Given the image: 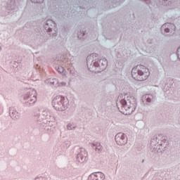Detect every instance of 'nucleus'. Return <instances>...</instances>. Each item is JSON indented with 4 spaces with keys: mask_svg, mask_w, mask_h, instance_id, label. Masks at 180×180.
<instances>
[{
    "mask_svg": "<svg viewBox=\"0 0 180 180\" xmlns=\"http://www.w3.org/2000/svg\"><path fill=\"white\" fill-rule=\"evenodd\" d=\"M87 67L91 72H96L98 74L105 71L108 67V60L106 58L94 59V56L87 57L86 58Z\"/></svg>",
    "mask_w": 180,
    "mask_h": 180,
    "instance_id": "f257e3e1",
    "label": "nucleus"
},
{
    "mask_svg": "<svg viewBox=\"0 0 180 180\" xmlns=\"http://www.w3.org/2000/svg\"><path fill=\"white\" fill-rule=\"evenodd\" d=\"M128 98L126 100V97L120 100V104L117 103V106L118 109L121 108L122 112L124 115H131L136 108H137V102L134 97H127Z\"/></svg>",
    "mask_w": 180,
    "mask_h": 180,
    "instance_id": "f03ea898",
    "label": "nucleus"
},
{
    "mask_svg": "<svg viewBox=\"0 0 180 180\" xmlns=\"http://www.w3.org/2000/svg\"><path fill=\"white\" fill-rule=\"evenodd\" d=\"M131 75L135 81H146L150 77V70L143 65H138L132 68Z\"/></svg>",
    "mask_w": 180,
    "mask_h": 180,
    "instance_id": "7ed1b4c3",
    "label": "nucleus"
},
{
    "mask_svg": "<svg viewBox=\"0 0 180 180\" xmlns=\"http://www.w3.org/2000/svg\"><path fill=\"white\" fill-rule=\"evenodd\" d=\"M52 105L56 110L63 112L68 109V106H70V101H68V98L64 96H56L52 101Z\"/></svg>",
    "mask_w": 180,
    "mask_h": 180,
    "instance_id": "20e7f679",
    "label": "nucleus"
},
{
    "mask_svg": "<svg viewBox=\"0 0 180 180\" xmlns=\"http://www.w3.org/2000/svg\"><path fill=\"white\" fill-rule=\"evenodd\" d=\"M24 105L25 106H32L37 102V93L36 90L30 89L27 94L23 96Z\"/></svg>",
    "mask_w": 180,
    "mask_h": 180,
    "instance_id": "39448f33",
    "label": "nucleus"
},
{
    "mask_svg": "<svg viewBox=\"0 0 180 180\" xmlns=\"http://www.w3.org/2000/svg\"><path fill=\"white\" fill-rule=\"evenodd\" d=\"M44 29L51 37H57V24L52 20H47L44 24Z\"/></svg>",
    "mask_w": 180,
    "mask_h": 180,
    "instance_id": "423d86ee",
    "label": "nucleus"
},
{
    "mask_svg": "<svg viewBox=\"0 0 180 180\" xmlns=\"http://www.w3.org/2000/svg\"><path fill=\"white\" fill-rule=\"evenodd\" d=\"M176 27L174 24L167 22L162 25L160 32L164 36H173L175 34Z\"/></svg>",
    "mask_w": 180,
    "mask_h": 180,
    "instance_id": "0eeeda50",
    "label": "nucleus"
},
{
    "mask_svg": "<svg viewBox=\"0 0 180 180\" xmlns=\"http://www.w3.org/2000/svg\"><path fill=\"white\" fill-rule=\"evenodd\" d=\"M54 117H52L51 120H45L41 122V127L48 134H53L56 131V122H54Z\"/></svg>",
    "mask_w": 180,
    "mask_h": 180,
    "instance_id": "6e6552de",
    "label": "nucleus"
},
{
    "mask_svg": "<svg viewBox=\"0 0 180 180\" xmlns=\"http://www.w3.org/2000/svg\"><path fill=\"white\" fill-rule=\"evenodd\" d=\"M51 111L47 108H44L41 112L40 115L36 114L34 115V120L37 122V123L41 122V120H46V119H49V117H51Z\"/></svg>",
    "mask_w": 180,
    "mask_h": 180,
    "instance_id": "1a4fd4ad",
    "label": "nucleus"
},
{
    "mask_svg": "<svg viewBox=\"0 0 180 180\" xmlns=\"http://www.w3.org/2000/svg\"><path fill=\"white\" fill-rule=\"evenodd\" d=\"M76 161L80 164H84V162H86V161H88V153L85 148H79L77 150Z\"/></svg>",
    "mask_w": 180,
    "mask_h": 180,
    "instance_id": "9d476101",
    "label": "nucleus"
},
{
    "mask_svg": "<svg viewBox=\"0 0 180 180\" xmlns=\"http://www.w3.org/2000/svg\"><path fill=\"white\" fill-rule=\"evenodd\" d=\"M115 140L118 146H126L127 143V135L122 132L117 133L115 135Z\"/></svg>",
    "mask_w": 180,
    "mask_h": 180,
    "instance_id": "9b49d317",
    "label": "nucleus"
},
{
    "mask_svg": "<svg viewBox=\"0 0 180 180\" xmlns=\"http://www.w3.org/2000/svg\"><path fill=\"white\" fill-rule=\"evenodd\" d=\"M105 174L101 172L92 173L88 177V180H105Z\"/></svg>",
    "mask_w": 180,
    "mask_h": 180,
    "instance_id": "f8f14e48",
    "label": "nucleus"
},
{
    "mask_svg": "<svg viewBox=\"0 0 180 180\" xmlns=\"http://www.w3.org/2000/svg\"><path fill=\"white\" fill-rule=\"evenodd\" d=\"M45 84L49 85L52 88H58L60 86V83L58 82V79L56 78H49L45 80Z\"/></svg>",
    "mask_w": 180,
    "mask_h": 180,
    "instance_id": "ddd939ff",
    "label": "nucleus"
},
{
    "mask_svg": "<svg viewBox=\"0 0 180 180\" xmlns=\"http://www.w3.org/2000/svg\"><path fill=\"white\" fill-rule=\"evenodd\" d=\"M45 84L49 85L52 88H58L60 86V83L58 82V79L56 78H49L45 80Z\"/></svg>",
    "mask_w": 180,
    "mask_h": 180,
    "instance_id": "4468645a",
    "label": "nucleus"
},
{
    "mask_svg": "<svg viewBox=\"0 0 180 180\" xmlns=\"http://www.w3.org/2000/svg\"><path fill=\"white\" fill-rule=\"evenodd\" d=\"M9 115L12 119L18 120L20 117V114L16 111V109L13 107L9 108Z\"/></svg>",
    "mask_w": 180,
    "mask_h": 180,
    "instance_id": "2eb2a0df",
    "label": "nucleus"
},
{
    "mask_svg": "<svg viewBox=\"0 0 180 180\" xmlns=\"http://www.w3.org/2000/svg\"><path fill=\"white\" fill-rule=\"evenodd\" d=\"M91 147L93 150H95V151L98 153H102V150H103V146H102L99 143H91Z\"/></svg>",
    "mask_w": 180,
    "mask_h": 180,
    "instance_id": "dca6fc26",
    "label": "nucleus"
},
{
    "mask_svg": "<svg viewBox=\"0 0 180 180\" xmlns=\"http://www.w3.org/2000/svg\"><path fill=\"white\" fill-rule=\"evenodd\" d=\"M146 102H148V103H151L152 102H155V101L157 100V97L153 94H146L145 96Z\"/></svg>",
    "mask_w": 180,
    "mask_h": 180,
    "instance_id": "f3484780",
    "label": "nucleus"
},
{
    "mask_svg": "<svg viewBox=\"0 0 180 180\" xmlns=\"http://www.w3.org/2000/svg\"><path fill=\"white\" fill-rule=\"evenodd\" d=\"M6 6L8 11H13L15 9V0H8Z\"/></svg>",
    "mask_w": 180,
    "mask_h": 180,
    "instance_id": "a211bd4d",
    "label": "nucleus"
},
{
    "mask_svg": "<svg viewBox=\"0 0 180 180\" xmlns=\"http://www.w3.org/2000/svg\"><path fill=\"white\" fill-rule=\"evenodd\" d=\"M77 37L79 40H85L86 39V34L84 31H80L78 33Z\"/></svg>",
    "mask_w": 180,
    "mask_h": 180,
    "instance_id": "6ab92c4d",
    "label": "nucleus"
},
{
    "mask_svg": "<svg viewBox=\"0 0 180 180\" xmlns=\"http://www.w3.org/2000/svg\"><path fill=\"white\" fill-rule=\"evenodd\" d=\"M68 130H74L75 129H77V126L74 125V124H68L67 125Z\"/></svg>",
    "mask_w": 180,
    "mask_h": 180,
    "instance_id": "aec40b11",
    "label": "nucleus"
},
{
    "mask_svg": "<svg viewBox=\"0 0 180 180\" xmlns=\"http://www.w3.org/2000/svg\"><path fill=\"white\" fill-rule=\"evenodd\" d=\"M44 1V0H31L34 4H43Z\"/></svg>",
    "mask_w": 180,
    "mask_h": 180,
    "instance_id": "412c9836",
    "label": "nucleus"
},
{
    "mask_svg": "<svg viewBox=\"0 0 180 180\" xmlns=\"http://www.w3.org/2000/svg\"><path fill=\"white\" fill-rule=\"evenodd\" d=\"M57 71L60 74H63V72H64V68L63 67L58 68Z\"/></svg>",
    "mask_w": 180,
    "mask_h": 180,
    "instance_id": "4be33fe9",
    "label": "nucleus"
},
{
    "mask_svg": "<svg viewBox=\"0 0 180 180\" xmlns=\"http://www.w3.org/2000/svg\"><path fill=\"white\" fill-rule=\"evenodd\" d=\"M35 180H47V178L43 177V176H39V177L35 178Z\"/></svg>",
    "mask_w": 180,
    "mask_h": 180,
    "instance_id": "5701e85b",
    "label": "nucleus"
},
{
    "mask_svg": "<svg viewBox=\"0 0 180 180\" xmlns=\"http://www.w3.org/2000/svg\"><path fill=\"white\" fill-rule=\"evenodd\" d=\"M176 54H177V57H178L179 60H180V46L177 49Z\"/></svg>",
    "mask_w": 180,
    "mask_h": 180,
    "instance_id": "b1692460",
    "label": "nucleus"
},
{
    "mask_svg": "<svg viewBox=\"0 0 180 180\" xmlns=\"http://www.w3.org/2000/svg\"><path fill=\"white\" fill-rule=\"evenodd\" d=\"M65 85H67V83H65V82H62L59 83V86H65Z\"/></svg>",
    "mask_w": 180,
    "mask_h": 180,
    "instance_id": "393cba45",
    "label": "nucleus"
},
{
    "mask_svg": "<svg viewBox=\"0 0 180 180\" xmlns=\"http://www.w3.org/2000/svg\"><path fill=\"white\" fill-rule=\"evenodd\" d=\"M2 112H4V108L0 106V115H1V113H2Z\"/></svg>",
    "mask_w": 180,
    "mask_h": 180,
    "instance_id": "a878e982",
    "label": "nucleus"
},
{
    "mask_svg": "<svg viewBox=\"0 0 180 180\" xmlns=\"http://www.w3.org/2000/svg\"><path fill=\"white\" fill-rule=\"evenodd\" d=\"M158 139H160V136L156 137V140H158Z\"/></svg>",
    "mask_w": 180,
    "mask_h": 180,
    "instance_id": "bb28decb",
    "label": "nucleus"
},
{
    "mask_svg": "<svg viewBox=\"0 0 180 180\" xmlns=\"http://www.w3.org/2000/svg\"><path fill=\"white\" fill-rule=\"evenodd\" d=\"M0 51H2V47L0 46Z\"/></svg>",
    "mask_w": 180,
    "mask_h": 180,
    "instance_id": "cd10ccee",
    "label": "nucleus"
},
{
    "mask_svg": "<svg viewBox=\"0 0 180 180\" xmlns=\"http://www.w3.org/2000/svg\"><path fill=\"white\" fill-rule=\"evenodd\" d=\"M165 2H168V0H165Z\"/></svg>",
    "mask_w": 180,
    "mask_h": 180,
    "instance_id": "c85d7f7f",
    "label": "nucleus"
},
{
    "mask_svg": "<svg viewBox=\"0 0 180 180\" xmlns=\"http://www.w3.org/2000/svg\"><path fill=\"white\" fill-rule=\"evenodd\" d=\"M120 96H118V99H120Z\"/></svg>",
    "mask_w": 180,
    "mask_h": 180,
    "instance_id": "c756f323",
    "label": "nucleus"
},
{
    "mask_svg": "<svg viewBox=\"0 0 180 180\" xmlns=\"http://www.w3.org/2000/svg\"><path fill=\"white\" fill-rule=\"evenodd\" d=\"M166 5H169V4L168 3V4H166Z\"/></svg>",
    "mask_w": 180,
    "mask_h": 180,
    "instance_id": "7c9ffc66",
    "label": "nucleus"
}]
</instances>
